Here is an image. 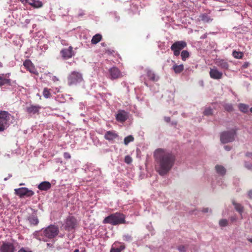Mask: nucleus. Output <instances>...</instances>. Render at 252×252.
I'll list each match as a JSON object with an SVG mask.
<instances>
[{
    "instance_id": "e433bc0d",
    "label": "nucleus",
    "mask_w": 252,
    "mask_h": 252,
    "mask_svg": "<svg viewBox=\"0 0 252 252\" xmlns=\"http://www.w3.org/2000/svg\"><path fill=\"white\" fill-rule=\"evenodd\" d=\"M200 19L204 22H208L209 21V18L207 15L205 14H202L200 16Z\"/></svg>"
},
{
    "instance_id": "7ed1b4c3",
    "label": "nucleus",
    "mask_w": 252,
    "mask_h": 252,
    "mask_svg": "<svg viewBox=\"0 0 252 252\" xmlns=\"http://www.w3.org/2000/svg\"><path fill=\"white\" fill-rule=\"evenodd\" d=\"M14 117L6 111H0V131H3L10 125Z\"/></svg>"
},
{
    "instance_id": "8fccbe9b",
    "label": "nucleus",
    "mask_w": 252,
    "mask_h": 252,
    "mask_svg": "<svg viewBox=\"0 0 252 252\" xmlns=\"http://www.w3.org/2000/svg\"><path fill=\"white\" fill-rule=\"evenodd\" d=\"M249 197L251 199H252V190H251L248 192Z\"/></svg>"
},
{
    "instance_id": "39448f33",
    "label": "nucleus",
    "mask_w": 252,
    "mask_h": 252,
    "mask_svg": "<svg viewBox=\"0 0 252 252\" xmlns=\"http://www.w3.org/2000/svg\"><path fill=\"white\" fill-rule=\"evenodd\" d=\"M236 135V130L235 129L223 131L220 134V140L223 144L233 142L235 140Z\"/></svg>"
},
{
    "instance_id": "1a4fd4ad",
    "label": "nucleus",
    "mask_w": 252,
    "mask_h": 252,
    "mask_svg": "<svg viewBox=\"0 0 252 252\" xmlns=\"http://www.w3.org/2000/svg\"><path fill=\"white\" fill-rule=\"evenodd\" d=\"M14 191L15 193L20 198L24 197V196L31 197L34 194L32 190L24 187L15 189Z\"/></svg>"
},
{
    "instance_id": "a18cd8bd",
    "label": "nucleus",
    "mask_w": 252,
    "mask_h": 252,
    "mask_svg": "<svg viewBox=\"0 0 252 252\" xmlns=\"http://www.w3.org/2000/svg\"><path fill=\"white\" fill-rule=\"evenodd\" d=\"M224 148L226 151H229L231 150V148L229 146L226 145L224 146Z\"/></svg>"
},
{
    "instance_id": "423d86ee",
    "label": "nucleus",
    "mask_w": 252,
    "mask_h": 252,
    "mask_svg": "<svg viewBox=\"0 0 252 252\" xmlns=\"http://www.w3.org/2000/svg\"><path fill=\"white\" fill-rule=\"evenodd\" d=\"M77 225V220L73 216L67 217L64 224V228L67 231H70L74 229Z\"/></svg>"
},
{
    "instance_id": "72a5a7b5",
    "label": "nucleus",
    "mask_w": 252,
    "mask_h": 252,
    "mask_svg": "<svg viewBox=\"0 0 252 252\" xmlns=\"http://www.w3.org/2000/svg\"><path fill=\"white\" fill-rule=\"evenodd\" d=\"M224 109L228 112H231L233 110V107L231 104L227 103L223 105Z\"/></svg>"
},
{
    "instance_id": "f257e3e1",
    "label": "nucleus",
    "mask_w": 252,
    "mask_h": 252,
    "mask_svg": "<svg viewBox=\"0 0 252 252\" xmlns=\"http://www.w3.org/2000/svg\"><path fill=\"white\" fill-rule=\"evenodd\" d=\"M154 157L157 162L156 171L161 176L166 175L171 170L176 159L172 152L161 148L155 151Z\"/></svg>"
},
{
    "instance_id": "393cba45",
    "label": "nucleus",
    "mask_w": 252,
    "mask_h": 252,
    "mask_svg": "<svg viewBox=\"0 0 252 252\" xmlns=\"http://www.w3.org/2000/svg\"><path fill=\"white\" fill-rule=\"evenodd\" d=\"M28 219L31 224L36 225L39 222L37 217L34 215H31L29 216Z\"/></svg>"
},
{
    "instance_id": "f8f14e48",
    "label": "nucleus",
    "mask_w": 252,
    "mask_h": 252,
    "mask_svg": "<svg viewBox=\"0 0 252 252\" xmlns=\"http://www.w3.org/2000/svg\"><path fill=\"white\" fill-rule=\"evenodd\" d=\"M23 65L30 73L35 75L38 74V72L36 70L35 66L31 60L29 59L26 60L23 63Z\"/></svg>"
},
{
    "instance_id": "a19ab883",
    "label": "nucleus",
    "mask_w": 252,
    "mask_h": 252,
    "mask_svg": "<svg viewBox=\"0 0 252 252\" xmlns=\"http://www.w3.org/2000/svg\"><path fill=\"white\" fill-rule=\"evenodd\" d=\"M4 205L2 203L1 198H0V211L3 210Z\"/></svg>"
},
{
    "instance_id": "473e14b6",
    "label": "nucleus",
    "mask_w": 252,
    "mask_h": 252,
    "mask_svg": "<svg viewBox=\"0 0 252 252\" xmlns=\"http://www.w3.org/2000/svg\"><path fill=\"white\" fill-rule=\"evenodd\" d=\"M205 116H210L213 114V110L211 107L206 108L203 112Z\"/></svg>"
},
{
    "instance_id": "49530a36",
    "label": "nucleus",
    "mask_w": 252,
    "mask_h": 252,
    "mask_svg": "<svg viewBox=\"0 0 252 252\" xmlns=\"http://www.w3.org/2000/svg\"><path fill=\"white\" fill-rule=\"evenodd\" d=\"M245 167L249 169H251L252 168V165L251 164H245Z\"/></svg>"
},
{
    "instance_id": "4468645a",
    "label": "nucleus",
    "mask_w": 252,
    "mask_h": 252,
    "mask_svg": "<svg viewBox=\"0 0 252 252\" xmlns=\"http://www.w3.org/2000/svg\"><path fill=\"white\" fill-rule=\"evenodd\" d=\"M61 54L64 59H68L71 58L74 55L72 47L69 46L68 48L62 49L61 51Z\"/></svg>"
},
{
    "instance_id": "9b49d317",
    "label": "nucleus",
    "mask_w": 252,
    "mask_h": 252,
    "mask_svg": "<svg viewBox=\"0 0 252 252\" xmlns=\"http://www.w3.org/2000/svg\"><path fill=\"white\" fill-rule=\"evenodd\" d=\"M111 80L117 79L123 76L122 73L117 67H112L109 69Z\"/></svg>"
},
{
    "instance_id": "4be33fe9",
    "label": "nucleus",
    "mask_w": 252,
    "mask_h": 252,
    "mask_svg": "<svg viewBox=\"0 0 252 252\" xmlns=\"http://www.w3.org/2000/svg\"><path fill=\"white\" fill-rule=\"evenodd\" d=\"M26 2L35 8H39L42 6L41 1L38 0H25Z\"/></svg>"
},
{
    "instance_id": "b1692460",
    "label": "nucleus",
    "mask_w": 252,
    "mask_h": 252,
    "mask_svg": "<svg viewBox=\"0 0 252 252\" xmlns=\"http://www.w3.org/2000/svg\"><path fill=\"white\" fill-rule=\"evenodd\" d=\"M172 69H173V70L175 73L179 74L183 71V70L184 69V67L183 64H180V65H177V64H175L173 66Z\"/></svg>"
},
{
    "instance_id": "37998d69",
    "label": "nucleus",
    "mask_w": 252,
    "mask_h": 252,
    "mask_svg": "<svg viewBox=\"0 0 252 252\" xmlns=\"http://www.w3.org/2000/svg\"><path fill=\"white\" fill-rule=\"evenodd\" d=\"M38 233H39L38 232H35V233H34L33 235H34V237H35L36 239H38V240H41V238L40 237H39V236H38Z\"/></svg>"
},
{
    "instance_id": "5fc2aeb1",
    "label": "nucleus",
    "mask_w": 252,
    "mask_h": 252,
    "mask_svg": "<svg viewBox=\"0 0 252 252\" xmlns=\"http://www.w3.org/2000/svg\"><path fill=\"white\" fill-rule=\"evenodd\" d=\"M73 252H79V250L78 249H75Z\"/></svg>"
},
{
    "instance_id": "7c9ffc66",
    "label": "nucleus",
    "mask_w": 252,
    "mask_h": 252,
    "mask_svg": "<svg viewBox=\"0 0 252 252\" xmlns=\"http://www.w3.org/2000/svg\"><path fill=\"white\" fill-rule=\"evenodd\" d=\"M147 76L149 79L152 81L157 80L155 73L151 70H148L147 71Z\"/></svg>"
},
{
    "instance_id": "6ab92c4d",
    "label": "nucleus",
    "mask_w": 252,
    "mask_h": 252,
    "mask_svg": "<svg viewBox=\"0 0 252 252\" xmlns=\"http://www.w3.org/2000/svg\"><path fill=\"white\" fill-rule=\"evenodd\" d=\"M117 244H121L120 242H115L112 246L110 252H121L126 247L124 244H121L119 247H116Z\"/></svg>"
},
{
    "instance_id": "bb28decb",
    "label": "nucleus",
    "mask_w": 252,
    "mask_h": 252,
    "mask_svg": "<svg viewBox=\"0 0 252 252\" xmlns=\"http://www.w3.org/2000/svg\"><path fill=\"white\" fill-rule=\"evenodd\" d=\"M232 204L234 206L235 210L240 214H242L244 211V207L241 204L236 203L234 200L232 201Z\"/></svg>"
},
{
    "instance_id": "de8ad7c7",
    "label": "nucleus",
    "mask_w": 252,
    "mask_h": 252,
    "mask_svg": "<svg viewBox=\"0 0 252 252\" xmlns=\"http://www.w3.org/2000/svg\"><path fill=\"white\" fill-rule=\"evenodd\" d=\"M201 211L203 213H207L209 212V208H204L202 209Z\"/></svg>"
},
{
    "instance_id": "ea45409f",
    "label": "nucleus",
    "mask_w": 252,
    "mask_h": 252,
    "mask_svg": "<svg viewBox=\"0 0 252 252\" xmlns=\"http://www.w3.org/2000/svg\"><path fill=\"white\" fill-rule=\"evenodd\" d=\"M63 157L65 159H69L71 158V156L69 153L65 152L63 154Z\"/></svg>"
},
{
    "instance_id": "2eb2a0df",
    "label": "nucleus",
    "mask_w": 252,
    "mask_h": 252,
    "mask_svg": "<svg viewBox=\"0 0 252 252\" xmlns=\"http://www.w3.org/2000/svg\"><path fill=\"white\" fill-rule=\"evenodd\" d=\"M41 107L39 105H30L26 108V112L29 114H35L38 113Z\"/></svg>"
},
{
    "instance_id": "79ce46f5",
    "label": "nucleus",
    "mask_w": 252,
    "mask_h": 252,
    "mask_svg": "<svg viewBox=\"0 0 252 252\" xmlns=\"http://www.w3.org/2000/svg\"><path fill=\"white\" fill-rule=\"evenodd\" d=\"M246 156L248 158L252 159V152H247L246 154Z\"/></svg>"
},
{
    "instance_id": "ddd939ff",
    "label": "nucleus",
    "mask_w": 252,
    "mask_h": 252,
    "mask_svg": "<svg viewBox=\"0 0 252 252\" xmlns=\"http://www.w3.org/2000/svg\"><path fill=\"white\" fill-rule=\"evenodd\" d=\"M209 75L211 78L216 80L220 79L222 77V72L220 71L216 67L211 68Z\"/></svg>"
},
{
    "instance_id": "4c0bfd02",
    "label": "nucleus",
    "mask_w": 252,
    "mask_h": 252,
    "mask_svg": "<svg viewBox=\"0 0 252 252\" xmlns=\"http://www.w3.org/2000/svg\"><path fill=\"white\" fill-rule=\"evenodd\" d=\"M177 249L180 252H186L187 248L184 245H180L178 246Z\"/></svg>"
},
{
    "instance_id": "13d9d810",
    "label": "nucleus",
    "mask_w": 252,
    "mask_h": 252,
    "mask_svg": "<svg viewBox=\"0 0 252 252\" xmlns=\"http://www.w3.org/2000/svg\"><path fill=\"white\" fill-rule=\"evenodd\" d=\"M24 184H20V186H22V185H23Z\"/></svg>"
},
{
    "instance_id": "f3484780",
    "label": "nucleus",
    "mask_w": 252,
    "mask_h": 252,
    "mask_svg": "<svg viewBox=\"0 0 252 252\" xmlns=\"http://www.w3.org/2000/svg\"><path fill=\"white\" fill-rule=\"evenodd\" d=\"M116 119L119 122H124L127 119V114L124 110L120 111L117 114Z\"/></svg>"
},
{
    "instance_id": "2f4dec72",
    "label": "nucleus",
    "mask_w": 252,
    "mask_h": 252,
    "mask_svg": "<svg viewBox=\"0 0 252 252\" xmlns=\"http://www.w3.org/2000/svg\"><path fill=\"white\" fill-rule=\"evenodd\" d=\"M134 140V137L132 135L126 136L124 139V144L127 145L129 142Z\"/></svg>"
},
{
    "instance_id": "20e7f679",
    "label": "nucleus",
    "mask_w": 252,
    "mask_h": 252,
    "mask_svg": "<svg viewBox=\"0 0 252 252\" xmlns=\"http://www.w3.org/2000/svg\"><path fill=\"white\" fill-rule=\"evenodd\" d=\"M83 80L82 74L78 71H72L67 77V84L69 86L76 85Z\"/></svg>"
},
{
    "instance_id": "9d476101",
    "label": "nucleus",
    "mask_w": 252,
    "mask_h": 252,
    "mask_svg": "<svg viewBox=\"0 0 252 252\" xmlns=\"http://www.w3.org/2000/svg\"><path fill=\"white\" fill-rule=\"evenodd\" d=\"M15 247L13 243L9 242H2L0 246V252H14Z\"/></svg>"
},
{
    "instance_id": "603ef678",
    "label": "nucleus",
    "mask_w": 252,
    "mask_h": 252,
    "mask_svg": "<svg viewBox=\"0 0 252 252\" xmlns=\"http://www.w3.org/2000/svg\"><path fill=\"white\" fill-rule=\"evenodd\" d=\"M247 239L250 243H252V237L251 238H248Z\"/></svg>"
},
{
    "instance_id": "0eeeda50",
    "label": "nucleus",
    "mask_w": 252,
    "mask_h": 252,
    "mask_svg": "<svg viewBox=\"0 0 252 252\" xmlns=\"http://www.w3.org/2000/svg\"><path fill=\"white\" fill-rule=\"evenodd\" d=\"M59 232V228L57 226L50 225L43 230V233L46 238L52 239L57 236Z\"/></svg>"
},
{
    "instance_id": "58836bf2",
    "label": "nucleus",
    "mask_w": 252,
    "mask_h": 252,
    "mask_svg": "<svg viewBox=\"0 0 252 252\" xmlns=\"http://www.w3.org/2000/svg\"><path fill=\"white\" fill-rule=\"evenodd\" d=\"M132 158H131L129 156H126L125 157V161L126 163L127 164H129L132 162Z\"/></svg>"
},
{
    "instance_id": "c9c22d12",
    "label": "nucleus",
    "mask_w": 252,
    "mask_h": 252,
    "mask_svg": "<svg viewBox=\"0 0 252 252\" xmlns=\"http://www.w3.org/2000/svg\"><path fill=\"white\" fill-rule=\"evenodd\" d=\"M123 238L126 242H131L132 240V237L130 235L126 234L123 235Z\"/></svg>"
},
{
    "instance_id": "09e8293b",
    "label": "nucleus",
    "mask_w": 252,
    "mask_h": 252,
    "mask_svg": "<svg viewBox=\"0 0 252 252\" xmlns=\"http://www.w3.org/2000/svg\"><path fill=\"white\" fill-rule=\"evenodd\" d=\"M164 121L167 123H169L170 121V118L169 117H164Z\"/></svg>"
},
{
    "instance_id": "6e6552de",
    "label": "nucleus",
    "mask_w": 252,
    "mask_h": 252,
    "mask_svg": "<svg viewBox=\"0 0 252 252\" xmlns=\"http://www.w3.org/2000/svg\"><path fill=\"white\" fill-rule=\"evenodd\" d=\"M187 46L185 41H177L175 42L171 46V50L173 52L174 55L178 56L180 54L181 51Z\"/></svg>"
},
{
    "instance_id": "a878e982",
    "label": "nucleus",
    "mask_w": 252,
    "mask_h": 252,
    "mask_svg": "<svg viewBox=\"0 0 252 252\" xmlns=\"http://www.w3.org/2000/svg\"><path fill=\"white\" fill-rule=\"evenodd\" d=\"M102 39V35L100 34H96L93 36L91 42L93 44H96Z\"/></svg>"
},
{
    "instance_id": "864d4df0",
    "label": "nucleus",
    "mask_w": 252,
    "mask_h": 252,
    "mask_svg": "<svg viewBox=\"0 0 252 252\" xmlns=\"http://www.w3.org/2000/svg\"><path fill=\"white\" fill-rule=\"evenodd\" d=\"M101 45L102 46H105L106 44H105L104 42H103V43H101Z\"/></svg>"
},
{
    "instance_id": "412c9836",
    "label": "nucleus",
    "mask_w": 252,
    "mask_h": 252,
    "mask_svg": "<svg viewBox=\"0 0 252 252\" xmlns=\"http://www.w3.org/2000/svg\"><path fill=\"white\" fill-rule=\"evenodd\" d=\"M118 136V134L114 131H108L104 135V138L107 140L112 141Z\"/></svg>"
},
{
    "instance_id": "dca6fc26",
    "label": "nucleus",
    "mask_w": 252,
    "mask_h": 252,
    "mask_svg": "<svg viewBox=\"0 0 252 252\" xmlns=\"http://www.w3.org/2000/svg\"><path fill=\"white\" fill-rule=\"evenodd\" d=\"M9 73L4 74H0V86H2L5 84L10 85L11 80L9 79Z\"/></svg>"
},
{
    "instance_id": "5701e85b",
    "label": "nucleus",
    "mask_w": 252,
    "mask_h": 252,
    "mask_svg": "<svg viewBox=\"0 0 252 252\" xmlns=\"http://www.w3.org/2000/svg\"><path fill=\"white\" fill-rule=\"evenodd\" d=\"M215 169L216 172L220 176H224L225 175L226 170L225 167L222 165L217 164L215 166Z\"/></svg>"
},
{
    "instance_id": "cd10ccee",
    "label": "nucleus",
    "mask_w": 252,
    "mask_h": 252,
    "mask_svg": "<svg viewBox=\"0 0 252 252\" xmlns=\"http://www.w3.org/2000/svg\"><path fill=\"white\" fill-rule=\"evenodd\" d=\"M181 56L182 60L185 61L189 57V53L187 50H183L181 53Z\"/></svg>"
},
{
    "instance_id": "a211bd4d",
    "label": "nucleus",
    "mask_w": 252,
    "mask_h": 252,
    "mask_svg": "<svg viewBox=\"0 0 252 252\" xmlns=\"http://www.w3.org/2000/svg\"><path fill=\"white\" fill-rule=\"evenodd\" d=\"M215 64L221 69L227 70L229 68L228 63L224 60H217L215 62Z\"/></svg>"
},
{
    "instance_id": "3c124183",
    "label": "nucleus",
    "mask_w": 252,
    "mask_h": 252,
    "mask_svg": "<svg viewBox=\"0 0 252 252\" xmlns=\"http://www.w3.org/2000/svg\"><path fill=\"white\" fill-rule=\"evenodd\" d=\"M52 80L54 82L55 81H58L59 79L57 78V77L56 76H53V78H52Z\"/></svg>"
},
{
    "instance_id": "f03ea898",
    "label": "nucleus",
    "mask_w": 252,
    "mask_h": 252,
    "mask_svg": "<svg viewBox=\"0 0 252 252\" xmlns=\"http://www.w3.org/2000/svg\"><path fill=\"white\" fill-rule=\"evenodd\" d=\"M103 223L113 225L125 223V216L120 213H116L106 217L103 220Z\"/></svg>"
},
{
    "instance_id": "c03bdc74",
    "label": "nucleus",
    "mask_w": 252,
    "mask_h": 252,
    "mask_svg": "<svg viewBox=\"0 0 252 252\" xmlns=\"http://www.w3.org/2000/svg\"><path fill=\"white\" fill-rule=\"evenodd\" d=\"M18 252H32L31 251H26L24 248H22L21 249H20Z\"/></svg>"
},
{
    "instance_id": "aec40b11",
    "label": "nucleus",
    "mask_w": 252,
    "mask_h": 252,
    "mask_svg": "<svg viewBox=\"0 0 252 252\" xmlns=\"http://www.w3.org/2000/svg\"><path fill=\"white\" fill-rule=\"evenodd\" d=\"M51 188V184L49 182L44 181L40 183L38 186V189L40 190L47 191Z\"/></svg>"
},
{
    "instance_id": "c85d7f7f",
    "label": "nucleus",
    "mask_w": 252,
    "mask_h": 252,
    "mask_svg": "<svg viewBox=\"0 0 252 252\" xmlns=\"http://www.w3.org/2000/svg\"><path fill=\"white\" fill-rule=\"evenodd\" d=\"M233 56L236 59H242L244 56L243 52L234 51L232 53Z\"/></svg>"
},
{
    "instance_id": "c756f323",
    "label": "nucleus",
    "mask_w": 252,
    "mask_h": 252,
    "mask_svg": "<svg viewBox=\"0 0 252 252\" xmlns=\"http://www.w3.org/2000/svg\"><path fill=\"white\" fill-rule=\"evenodd\" d=\"M50 91L51 90L48 89L47 88H45L44 89L43 92V95L45 98H48L51 96V94Z\"/></svg>"
},
{
    "instance_id": "4d7b16f0",
    "label": "nucleus",
    "mask_w": 252,
    "mask_h": 252,
    "mask_svg": "<svg viewBox=\"0 0 252 252\" xmlns=\"http://www.w3.org/2000/svg\"><path fill=\"white\" fill-rule=\"evenodd\" d=\"M2 66V63H0V67Z\"/></svg>"
},
{
    "instance_id": "f704fd0d",
    "label": "nucleus",
    "mask_w": 252,
    "mask_h": 252,
    "mask_svg": "<svg viewBox=\"0 0 252 252\" xmlns=\"http://www.w3.org/2000/svg\"><path fill=\"white\" fill-rule=\"evenodd\" d=\"M219 225L221 227H225L228 225V220L226 219H221L219 221Z\"/></svg>"
},
{
    "instance_id": "6e6d98bb",
    "label": "nucleus",
    "mask_w": 252,
    "mask_h": 252,
    "mask_svg": "<svg viewBox=\"0 0 252 252\" xmlns=\"http://www.w3.org/2000/svg\"><path fill=\"white\" fill-rule=\"evenodd\" d=\"M244 66L245 67H247L248 66V63H245L244 64Z\"/></svg>"
}]
</instances>
